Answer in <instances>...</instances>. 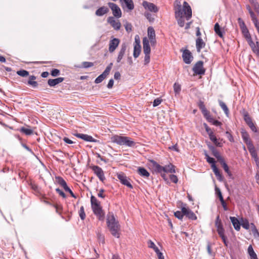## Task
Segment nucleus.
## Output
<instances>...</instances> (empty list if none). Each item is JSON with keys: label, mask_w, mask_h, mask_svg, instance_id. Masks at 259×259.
<instances>
[{"label": "nucleus", "mask_w": 259, "mask_h": 259, "mask_svg": "<svg viewBox=\"0 0 259 259\" xmlns=\"http://www.w3.org/2000/svg\"><path fill=\"white\" fill-rule=\"evenodd\" d=\"M230 219L232 223L234 229L236 231H239L240 229V224L238 220L234 217H230Z\"/></svg>", "instance_id": "obj_26"}, {"label": "nucleus", "mask_w": 259, "mask_h": 259, "mask_svg": "<svg viewBox=\"0 0 259 259\" xmlns=\"http://www.w3.org/2000/svg\"><path fill=\"white\" fill-rule=\"evenodd\" d=\"M244 119L248 125L253 123L251 117L248 114L244 115Z\"/></svg>", "instance_id": "obj_46"}, {"label": "nucleus", "mask_w": 259, "mask_h": 259, "mask_svg": "<svg viewBox=\"0 0 259 259\" xmlns=\"http://www.w3.org/2000/svg\"><path fill=\"white\" fill-rule=\"evenodd\" d=\"M175 166L171 164L163 166V172L175 173Z\"/></svg>", "instance_id": "obj_31"}, {"label": "nucleus", "mask_w": 259, "mask_h": 259, "mask_svg": "<svg viewBox=\"0 0 259 259\" xmlns=\"http://www.w3.org/2000/svg\"><path fill=\"white\" fill-rule=\"evenodd\" d=\"M134 46H141L140 37L138 35H136L135 37Z\"/></svg>", "instance_id": "obj_56"}, {"label": "nucleus", "mask_w": 259, "mask_h": 259, "mask_svg": "<svg viewBox=\"0 0 259 259\" xmlns=\"http://www.w3.org/2000/svg\"><path fill=\"white\" fill-rule=\"evenodd\" d=\"M174 90L176 93H179L181 91L180 85L177 83H175L174 85Z\"/></svg>", "instance_id": "obj_50"}, {"label": "nucleus", "mask_w": 259, "mask_h": 259, "mask_svg": "<svg viewBox=\"0 0 259 259\" xmlns=\"http://www.w3.org/2000/svg\"><path fill=\"white\" fill-rule=\"evenodd\" d=\"M241 225L243 228L246 230H248L249 228V224L247 220L243 221Z\"/></svg>", "instance_id": "obj_51"}, {"label": "nucleus", "mask_w": 259, "mask_h": 259, "mask_svg": "<svg viewBox=\"0 0 259 259\" xmlns=\"http://www.w3.org/2000/svg\"><path fill=\"white\" fill-rule=\"evenodd\" d=\"M208 147L212 152V155L215 156L217 160L220 161L221 159L223 158L220 154L219 152L216 150L215 147L211 145H208Z\"/></svg>", "instance_id": "obj_28"}, {"label": "nucleus", "mask_w": 259, "mask_h": 259, "mask_svg": "<svg viewBox=\"0 0 259 259\" xmlns=\"http://www.w3.org/2000/svg\"><path fill=\"white\" fill-rule=\"evenodd\" d=\"M241 136L244 142L246 143L247 146V148L253 146L251 141L249 139V136L247 132L244 130L241 131Z\"/></svg>", "instance_id": "obj_16"}, {"label": "nucleus", "mask_w": 259, "mask_h": 259, "mask_svg": "<svg viewBox=\"0 0 259 259\" xmlns=\"http://www.w3.org/2000/svg\"><path fill=\"white\" fill-rule=\"evenodd\" d=\"M203 63L201 61L197 62L193 68V71L196 74L202 75L205 73V69L203 67Z\"/></svg>", "instance_id": "obj_7"}, {"label": "nucleus", "mask_w": 259, "mask_h": 259, "mask_svg": "<svg viewBox=\"0 0 259 259\" xmlns=\"http://www.w3.org/2000/svg\"><path fill=\"white\" fill-rule=\"evenodd\" d=\"M51 74L53 76H57L60 74V70L57 69H54L51 71Z\"/></svg>", "instance_id": "obj_53"}, {"label": "nucleus", "mask_w": 259, "mask_h": 259, "mask_svg": "<svg viewBox=\"0 0 259 259\" xmlns=\"http://www.w3.org/2000/svg\"><path fill=\"white\" fill-rule=\"evenodd\" d=\"M210 140L218 147H222V144L218 141V139L213 133H210L209 135Z\"/></svg>", "instance_id": "obj_33"}, {"label": "nucleus", "mask_w": 259, "mask_h": 259, "mask_svg": "<svg viewBox=\"0 0 259 259\" xmlns=\"http://www.w3.org/2000/svg\"><path fill=\"white\" fill-rule=\"evenodd\" d=\"M143 51L144 54H150L151 49L149 45V40L147 37H144L143 39Z\"/></svg>", "instance_id": "obj_21"}, {"label": "nucleus", "mask_w": 259, "mask_h": 259, "mask_svg": "<svg viewBox=\"0 0 259 259\" xmlns=\"http://www.w3.org/2000/svg\"><path fill=\"white\" fill-rule=\"evenodd\" d=\"M112 65V63H110V64L106 68L104 71L96 78L95 80V82L96 83H99L101 82L106 77V76L109 74Z\"/></svg>", "instance_id": "obj_4"}, {"label": "nucleus", "mask_w": 259, "mask_h": 259, "mask_svg": "<svg viewBox=\"0 0 259 259\" xmlns=\"http://www.w3.org/2000/svg\"><path fill=\"white\" fill-rule=\"evenodd\" d=\"M108 5L111 9L114 16L117 18L121 17L122 13L121 10L116 4L113 3H108Z\"/></svg>", "instance_id": "obj_6"}, {"label": "nucleus", "mask_w": 259, "mask_h": 259, "mask_svg": "<svg viewBox=\"0 0 259 259\" xmlns=\"http://www.w3.org/2000/svg\"><path fill=\"white\" fill-rule=\"evenodd\" d=\"M175 17L179 25L182 27L185 25L184 18L189 20L192 17V10L186 2L183 3V7L180 4H178L175 7Z\"/></svg>", "instance_id": "obj_1"}, {"label": "nucleus", "mask_w": 259, "mask_h": 259, "mask_svg": "<svg viewBox=\"0 0 259 259\" xmlns=\"http://www.w3.org/2000/svg\"><path fill=\"white\" fill-rule=\"evenodd\" d=\"M219 235L221 237V238L223 240V241L225 245L227 246L228 245L227 242V238L225 236L224 233H223L222 234H219Z\"/></svg>", "instance_id": "obj_59"}, {"label": "nucleus", "mask_w": 259, "mask_h": 259, "mask_svg": "<svg viewBox=\"0 0 259 259\" xmlns=\"http://www.w3.org/2000/svg\"><path fill=\"white\" fill-rule=\"evenodd\" d=\"M249 40H248V44L251 47L252 51L259 56V42L256 41L254 44L252 40L251 37H249Z\"/></svg>", "instance_id": "obj_18"}, {"label": "nucleus", "mask_w": 259, "mask_h": 259, "mask_svg": "<svg viewBox=\"0 0 259 259\" xmlns=\"http://www.w3.org/2000/svg\"><path fill=\"white\" fill-rule=\"evenodd\" d=\"M93 211L95 215L100 220H103L104 218V213L101 206L100 203L92 206Z\"/></svg>", "instance_id": "obj_5"}, {"label": "nucleus", "mask_w": 259, "mask_h": 259, "mask_svg": "<svg viewBox=\"0 0 259 259\" xmlns=\"http://www.w3.org/2000/svg\"><path fill=\"white\" fill-rule=\"evenodd\" d=\"M206 46L205 42L203 41L201 37H198L196 40V47L197 51L199 53L202 49L205 48Z\"/></svg>", "instance_id": "obj_19"}, {"label": "nucleus", "mask_w": 259, "mask_h": 259, "mask_svg": "<svg viewBox=\"0 0 259 259\" xmlns=\"http://www.w3.org/2000/svg\"><path fill=\"white\" fill-rule=\"evenodd\" d=\"M255 12L259 14V4L256 2L253 5Z\"/></svg>", "instance_id": "obj_64"}, {"label": "nucleus", "mask_w": 259, "mask_h": 259, "mask_svg": "<svg viewBox=\"0 0 259 259\" xmlns=\"http://www.w3.org/2000/svg\"><path fill=\"white\" fill-rule=\"evenodd\" d=\"M148 35L149 39L155 37V31L151 27H149L148 28Z\"/></svg>", "instance_id": "obj_38"}, {"label": "nucleus", "mask_w": 259, "mask_h": 259, "mask_svg": "<svg viewBox=\"0 0 259 259\" xmlns=\"http://www.w3.org/2000/svg\"><path fill=\"white\" fill-rule=\"evenodd\" d=\"M169 179L171 182L175 184H176L178 181L177 177L174 175H170L169 176Z\"/></svg>", "instance_id": "obj_57"}, {"label": "nucleus", "mask_w": 259, "mask_h": 259, "mask_svg": "<svg viewBox=\"0 0 259 259\" xmlns=\"http://www.w3.org/2000/svg\"><path fill=\"white\" fill-rule=\"evenodd\" d=\"M93 65H94V63L92 62H83L82 63L83 67L85 68L92 67V66H93Z\"/></svg>", "instance_id": "obj_52"}, {"label": "nucleus", "mask_w": 259, "mask_h": 259, "mask_svg": "<svg viewBox=\"0 0 259 259\" xmlns=\"http://www.w3.org/2000/svg\"><path fill=\"white\" fill-rule=\"evenodd\" d=\"M119 42V39L116 38L111 40L109 44V51L110 53H113L118 46Z\"/></svg>", "instance_id": "obj_15"}, {"label": "nucleus", "mask_w": 259, "mask_h": 259, "mask_svg": "<svg viewBox=\"0 0 259 259\" xmlns=\"http://www.w3.org/2000/svg\"><path fill=\"white\" fill-rule=\"evenodd\" d=\"M123 9L127 8L132 11L134 9V4L132 0H119Z\"/></svg>", "instance_id": "obj_12"}, {"label": "nucleus", "mask_w": 259, "mask_h": 259, "mask_svg": "<svg viewBox=\"0 0 259 259\" xmlns=\"http://www.w3.org/2000/svg\"><path fill=\"white\" fill-rule=\"evenodd\" d=\"M91 202L92 206L96 204H99L100 202L97 199V198L94 196H92L91 197Z\"/></svg>", "instance_id": "obj_47"}, {"label": "nucleus", "mask_w": 259, "mask_h": 259, "mask_svg": "<svg viewBox=\"0 0 259 259\" xmlns=\"http://www.w3.org/2000/svg\"><path fill=\"white\" fill-rule=\"evenodd\" d=\"M64 80V77H58L55 79H49L48 81V83L50 87H55L56 85L62 82Z\"/></svg>", "instance_id": "obj_22"}, {"label": "nucleus", "mask_w": 259, "mask_h": 259, "mask_svg": "<svg viewBox=\"0 0 259 259\" xmlns=\"http://www.w3.org/2000/svg\"><path fill=\"white\" fill-rule=\"evenodd\" d=\"M56 191L63 198H66V196L65 194L61 190H60L59 188H57L56 189Z\"/></svg>", "instance_id": "obj_63"}, {"label": "nucleus", "mask_w": 259, "mask_h": 259, "mask_svg": "<svg viewBox=\"0 0 259 259\" xmlns=\"http://www.w3.org/2000/svg\"><path fill=\"white\" fill-rule=\"evenodd\" d=\"M150 54H145L144 64L145 65L148 64L150 62Z\"/></svg>", "instance_id": "obj_58"}, {"label": "nucleus", "mask_w": 259, "mask_h": 259, "mask_svg": "<svg viewBox=\"0 0 259 259\" xmlns=\"http://www.w3.org/2000/svg\"><path fill=\"white\" fill-rule=\"evenodd\" d=\"M214 30L215 32L221 37H223V33L219 24L217 23L214 25Z\"/></svg>", "instance_id": "obj_36"}, {"label": "nucleus", "mask_w": 259, "mask_h": 259, "mask_svg": "<svg viewBox=\"0 0 259 259\" xmlns=\"http://www.w3.org/2000/svg\"><path fill=\"white\" fill-rule=\"evenodd\" d=\"M199 107L200 109H201L202 114H203L204 113H205V112H206V111H208L206 109V108L205 107V105H204L203 102H200V104L199 105Z\"/></svg>", "instance_id": "obj_55"}, {"label": "nucleus", "mask_w": 259, "mask_h": 259, "mask_svg": "<svg viewBox=\"0 0 259 259\" xmlns=\"http://www.w3.org/2000/svg\"><path fill=\"white\" fill-rule=\"evenodd\" d=\"M144 8L150 12L156 13L158 11V8L154 4L146 1L143 2Z\"/></svg>", "instance_id": "obj_11"}, {"label": "nucleus", "mask_w": 259, "mask_h": 259, "mask_svg": "<svg viewBox=\"0 0 259 259\" xmlns=\"http://www.w3.org/2000/svg\"><path fill=\"white\" fill-rule=\"evenodd\" d=\"M162 102V100L159 98L155 99L153 102V106L156 107L158 106Z\"/></svg>", "instance_id": "obj_60"}, {"label": "nucleus", "mask_w": 259, "mask_h": 259, "mask_svg": "<svg viewBox=\"0 0 259 259\" xmlns=\"http://www.w3.org/2000/svg\"><path fill=\"white\" fill-rule=\"evenodd\" d=\"M110 139L111 142L120 146L134 147L136 145V143L128 137L114 135L111 137Z\"/></svg>", "instance_id": "obj_3"}, {"label": "nucleus", "mask_w": 259, "mask_h": 259, "mask_svg": "<svg viewBox=\"0 0 259 259\" xmlns=\"http://www.w3.org/2000/svg\"><path fill=\"white\" fill-rule=\"evenodd\" d=\"M219 105L221 106V107L222 108V109L224 111L225 114L226 115H228L229 114V109L226 105V104L223 102V101L220 100L219 101Z\"/></svg>", "instance_id": "obj_41"}, {"label": "nucleus", "mask_w": 259, "mask_h": 259, "mask_svg": "<svg viewBox=\"0 0 259 259\" xmlns=\"http://www.w3.org/2000/svg\"><path fill=\"white\" fill-rule=\"evenodd\" d=\"M55 179L56 182L62 187L63 189L67 186L66 182L62 177H56Z\"/></svg>", "instance_id": "obj_35"}, {"label": "nucleus", "mask_w": 259, "mask_h": 259, "mask_svg": "<svg viewBox=\"0 0 259 259\" xmlns=\"http://www.w3.org/2000/svg\"><path fill=\"white\" fill-rule=\"evenodd\" d=\"M20 131L26 135H31L33 134V130L29 127H22Z\"/></svg>", "instance_id": "obj_37"}, {"label": "nucleus", "mask_w": 259, "mask_h": 259, "mask_svg": "<svg viewBox=\"0 0 259 259\" xmlns=\"http://www.w3.org/2000/svg\"><path fill=\"white\" fill-rule=\"evenodd\" d=\"M75 136L78 138L81 139L85 141L94 142L96 140L91 136L83 134H76Z\"/></svg>", "instance_id": "obj_23"}, {"label": "nucleus", "mask_w": 259, "mask_h": 259, "mask_svg": "<svg viewBox=\"0 0 259 259\" xmlns=\"http://www.w3.org/2000/svg\"><path fill=\"white\" fill-rule=\"evenodd\" d=\"M248 149L252 157L254 159L256 166L259 168V158L257 156V151L255 149L254 146L249 147Z\"/></svg>", "instance_id": "obj_13"}, {"label": "nucleus", "mask_w": 259, "mask_h": 259, "mask_svg": "<svg viewBox=\"0 0 259 259\" xmlns=\"http://www.w3.org/2000/svg\"><path fill=\"white\" fill-rule=\"evenodd\" d=\"M153 167L156 171L161 173V176L164 178L165 176V174H162V172H163V166H161L156 162H154Z\"/></svg>", "instance_id": "obj_29"}, {"label": "nucleus", "mask_w": 259, "mask_h": 259, "mask_svg": "<svg viewBox=\"0 0 259 259\" xmlns=\"http://www.w3.org/2000/svg\"><path fill=\"white\" fill-rule=\"evenodd\" d=\"M108 22L114 28V29L118 30L121 27V24L118 20H116L112 17H109L108 18Z\"/></svg>", "instance_id": "obj_17"}, {"label": "nucleus", "mask_w": 259, "mask_h": 259, "mask_svg": "<svg viewBox=\"0 0 259 259\" xmlns=\"http://www.w3.org/2000/svg\"><path fill=\"white\" fill-rule=\"evenodd\" d=\"M79 216L82 220H83L85 218V214L84 211V208L81 206L79 210Z\"/></svg>", "instance_id": "obj_48"}, {"label": "nucleus", "mask_w": 259, "mask_h": 259, "mask_svg": "<svg viewBox=\"0 0 259 259\" xmlns=\"http://www.w3.org/2000/svg\"><path fill=\"white\" fill-rule=\"evenodd\" d=\"M36 77L34 75H30L29 77V79L27 81V84L32 88H35L38 86V83L37 81H35Z\"/></svg>", "instance_id": "obj_27"}, {"label": "nucleus", "mask_w": 259, "mask_h": 259, "mask_svg": "<svg viewBox=\"0 0 259 259\" xmlns=\"http://www.w3.org/2000/svg\"><path fill=\"white\" fill-rule=\"evenodd\" d=\"M148 245L149 248H152L155 252L156 253L159 251L158 247L155 245L154 243L151 240H149L148 241Z\"/></svg>", "instance_id": "obj_40"}, {"label": "nucleus", "mask_w": 259, "mask_h": 259, "mask_svg": "<svg viewBox=\"0 0 259 259\" xmlns=\"http://www.w3.org/2000/svg\"><path fill=\"white\" fill-rule=\"evenodd\" d=\"M203 115H204V117L206 119V120L208 122H211V121H213V118L210 115L209 112L208 111H207L206 112L204 113L203 114Z\"/></svg>", "instance_id": "obj_44"}, {"label": "nucleus", "mask_w": 259, "mask_h": 259, "mask_svg": "<svg viewBox=\"0 0 259 259\" xmlns=\"http://www.w3.org/2000/svg\"><path fill=\"white\" fill-rule=\"evenodd\" d=\"M249 127L250 128V129L252 130V132L254 133H257L258 132L257 129L255 125L253 123H252L251 124H249Z\"/></svg>", "instance_id": "obj_62"}, {"label": "nucleus", "mask_w": 259, "mask_h": 259, "mask_svg": "<svg viewBox=\"0 0 259 259\" xmlns=\"http://www.w3.org/2000/svg\"><path fill=\"white\" fill-rule=\"evenodd\" d=\"M183 213H184V215H185L189 219L192 220H195L197 219L196 215L188 207L183 206Z\"/></svg>", "instance_id": "obj_14"}, {"label": "nucleus", "mask_w": 259, "mask_h": 259, "mask_svg": "<svg viewBox=\"0 0 259 259\" xmlns=\"http://www.w3.org/2000/svg\"><path fill=\"white\" fill-rule=\"evenodd\" d=\"M215 227L217 228V232H218L219 234H222L223 233H224V228L223 227V225H222L221 221L220 219L219 215H218L217 218H216V220H215Z\"/></svg>", "instance_id": "obj_20"}, {"label": "nucleus", "mask_w": 259, "mask_h": 259, "mask_svg": "<svg viewBox=\"0 0 259 259\" xmlns=\"http://www.w3.org/2000/svg\"><path fill=\"white\" fill-rule=\"evenodd\" d=\"M182 58L184 62L186 64H189L191 63L193 57L191 52L189 50L186 49L183 52Z\"/></svg>", "instance_id": "obj_10"}, {"label": "nucleus", "mask_w": 259, "mask_h": 259, "mask_svg": "<svg viewBox=\"0 0 259 259\" xmlns=\"http://www.w3.org/2000/svg\"><path fill=\"white\" fill-rule=\"evenodd\" d=\"M107 224L112 235L115 237L120 236V225L112 213L109 212L107 215Z\"/></svg>", "instance_id": "obj_2"}, {"label": "nucleus", "mask_w": 259, "mask_h": 259, "mask_svg": "<svg viewBox=\"0 0 259 259\" xmlns=\"http://www.w3.org/2000/svg\"><path fill=\"white\" fill-rule=\"evenodd\" d=\"M215 190L216 193L217 194V195H218V196L219 197L220 201L224 200V198L222 196V194L220 189L219 188L215 187Z\"/></svg>", "instance_id": "obj_49"}, {"label": "nucleus", "mask_w": 259, "mask_h": 259, "mask_svg": "<svg viewBox=\"0 0 259 259\" xmlns=\"http://www.w3.org/2000/svg\"><path fill=\"white\" fill-rule=\"evenodd\" d=\"M64 190L65 191L69 192L70 194V195H71L72 197H73L74 198H76V196L73 194V193L72 192L71 190L68 187V186H67L66 187H65L64 188Z\"/></svg>", "instance_id": "obj_61"}, {"label": "nucleus", "mask_w": 259, "mask_h": 259, "mask_svg": "<svg viewBox=\"0 0 259 259\" xmlns=\"http://www.w3.org/2000/svg\"><path fill=\"white\" fill-rule=\"evenodd\" d=\"M138 174L141 176L148 177L150 175L149 172L144 168L140 167L138 169Z\"/></svg>", "instance_id": "obj_34"}, {"label": "nucleus", "mask_w": 259, "mask_h": 259, "mask_svg": "<svg viewBox=\"0 0 259 259\" xmlns=\"http://www.w3.org/2000/svg\"><path fill=\"white\" fill-rule=\"evenodd\" d=\"M117 177L122 184L130 188H133V186L131 185L128 179L124 174L122 172L118 173L117 174Z\"/></svg>", "instance_id": "obj_8"}, {"label": "nucleus", "mask_w": 259, "mask_h": 259, "mask_svg": "<svg viewBox=\"0 0 259 259\" xmlns=\"http://www.w3.org/2000/svg\"><path fill=\"white\" fill-rule=\"evenodd\" d=\"M219 162L221 164L225 172L228 174V176L230 178H232V175L229 170V167L227 163L225 162L224 158L221 159Z\"/></svg>", "instance_id": "obj_24"}, {"label": "nucleus", "mask_w": 259, "mask_h": 259, "mask_svg": "<svg viewBox=\"0 0 259 259\" xmlns=\"http://www.w3.org/2000/svg\"><path fill=\"white\" fill-rule=\"evenodd\" d=\"M17 74L22 77H26L29 75V72L25 70H20L17 72Z\"/></svg>", "instance_id": "obj_45"}, {"label": "nucleus", "mask_w": 259, "mask_h": 259, "mask_svg": "<svg viewBox=\"0 0 259 259\" xmlns=\"http://www.w3.org/2000/svg\"><path fill=\"white\" fill-rule=\"evenodd\" d=\"M126 49V47L125 45H122L121 46V48L120 50L118 53V57L117 58V62L118 63L120 62V61L121 60V59H122V58L124 55Z\"/></svg>", "instance_id": "obj_30"}, {"label": "nucleus", "mask_w": 259, "mask_h": 259, "mask_svg": "<svg viewBox=\"0 0 259 259\" xmlns=\"http://www.w3.org/2000/svg\"><path fill=\"white\" fill-rule=\"evenodd\" d=\"M109 9L107 7L103 6L97 10L95 14L97 16H102L107 13Z\"/></svg>", "instance_id": "obj_25"}, {"label": "nucleus", "mask_w": 259, "mask_h": 259, "mask_svg": "<svg viewBox=\"0 0 259 259\" xmlns=\"http://www.w3.org/2000/svg\"><path fill=\"white\" fill-rule=\"evenodd\" d=\"M141 53V46H134L133 55L135 58L139 57Z\"/></svg>", "instance_id": "obj_39"}, {"label": "nucleus", "mask_w": 259, "mask_h": 259, "mask_svg": "<svg viewBox=\"0 0 259 259\" xmlns=\"http://www.w3.org/2000/svg\"><path fill=\"white\" fill-rule=\"evenodd\" d=\"M145 16L150 22H153L154 21V18L152 16V15L148 12L145 13Z\"/></svg>", "instance_id": "obj_54"}, {"label": "nucleus", "mask_w": 259, "mask_h": 259, "mask_svg": "<svg viewBox=\"0 0 259 259\" xmlns=\"http://www.w3.org/2000/svg\"><path fill=\"white\" fill-rule=\"evenodd\" d=\"M211 168L213 170V172L214 173L215 176L217 177V179L220 181H222L223 180V177L221 175L219 169L217 168L215 165H211Z\"/></svg>", "instance_id": "obj_32"}, {"label": "nucleus", "mask_w": 259, "mask_h": 259, "mask_svg": "<svg viewBox=\"0 0 259 259\" xmlns=\"http://www.w3.org/2000/svg\"><path fill=\"white\" fill-rule=\"evenodd\" d=\"M184 215V213H183V206L181 208V211H177L175 212V216L179 220H182Z\"/></svg>", "instance_id": "obj_42"}, {"label": "nucleus", "mask_w": 259, "mask_h": 259, "mask_svg": "<svg viewBox=\"0 0 259 259\" xmlns=\"http://www.w3.org/2000/svg\"><path fill=\"white\" fill-rule=\"evenodd\" d=\"M92 169L100 180L102 182H104L105 180V177L104 176V172L102 169L98 166H92Z\"/></svg>", "instance_id": "obj_9"}, {"label": "nucleus", "mask_w": 259, "mask_h": 259, "mask_svg": "<svg viewBox=\"0 0 259 259\" xmlns=\"http://www.w3.org/2000/svg\"><path fill=\"white\" fill-rule=\"evenodd\" d=\"M205 156L206 159V161L209 163L211 164V165H215V160L213 158H211L209 156V155L207 154L206 152H205Z\"/></svg>", "instance_id": "obj_43"}]
</instances>
